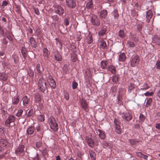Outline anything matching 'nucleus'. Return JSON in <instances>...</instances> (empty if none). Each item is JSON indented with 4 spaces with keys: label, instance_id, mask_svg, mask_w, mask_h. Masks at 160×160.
I'll return each instance as SVG.
<instances>
[{
    "label": "nucleus",
    "instance_id": "nucleus-4",
    "mask_svg": "<svg viewBox=\"0 0 160 160\" xmlns=\"http://www.w3.org/2000/svg\"><path fill=\"white\" fill-rule=\"evenodd\" d=\"M54 10L56 13L59 15H62L64 12L63 8L58 5H55L54 6Z\"/></svg>",
    "mask_w": 160,
    "mask_h": 160
},
{
    "label": "nucleus",
    "instance_id": "nucleus-47",
    "mask_svg": "<svg viewBox=\"0 0 160 160\" xmlns=\"http://www.w3.org/2000/svg\"><path fill=\"white\" fill-rule=\"evenodd\" d=\"M152 102V99L151 98H148L147 99L146 102V106L148 107L151 104Z\"/></svg>",
    "mask_w": 160,
    "mask_h": 160
},
{
    "label": "nucleus",
    "instance_id": "nucleus-21",
    "mask_svg": "<svg viewBox=\"0 0 160 160\" xmlns=\"http://www.w3.org/2000/svg\"><path fill=\"white\" fill-rule=\"evenodd\" d=\"M86 40H87V42L89 44H90L92 42L93 39L92 38V35L90 33H89L88 35Z\"/></svg>",
    "mask_w": 160,
    "mask_h": 160
},
{
    "label": "nucleus",
    "instance_id": "nucleus-3",
    "mask_svg": "<svg viewBox=\"0 0 160 160\" xmlns=\"http://www.w3.org/2000/svg\"><path fill=\"white\" fill-rule=\"evenodd\" d=\"M15 120V117L12 115L10 116L5 122V124L8 127L13 126L14 125V122Z\"/></svg>",
    "mask_w": 160,
    "mask_h": 160
},
{
    "label": "nucleus",
    "instance_id": "nucleus-35",
    "mask_svg": "<svg viewBox=\"0 0 160 160\" xmlns=\"http://www.w3.org/2000/svg\"><path fill=\"white\" fill-rule=\"evenodd\" d=\"M41 99V96L39 94H36L35 96V101L38 102L40 101Z\"/></svg>",
    "mask_w": 160,
    "mask_h": 160
},
{
    "label": "nucleus",
    "instance_id": "nucleus-63",
    "mask_svg": "<svg viewBox=\"0 0 160 160\" xmlns=\"http://www.w3.org/2000/svg\"><path fill=\"white\" fill-rule=\"evenodd\" d=\"M64 23L65 25L66 26L68 25L69 24V22L68 20L67 19H66L65 21H64Z\"/></svg>",
    "mask_w": 160,
    "mask_h": 160
},
{
    "label": "nucleus",
    "instance_id": "nucleus-26",
    "mask_svg": "<svg viewBox=\"0 0 160 160\" xmlns=\"http://www.w3.org/2000/svg\"><path fill=\"white\" fill-rule=\"evenodd\" d=\"M8 78L7 74L4 73H0V79L3 81L6 80Z\"/></svg>",
    "mask_w": 160,
    "mask_h": 160
},
{
    "label": "nucleus",
    "instance_id": "nucleus-44",
    "mask_svg": "<svg viewBox=\"0 0 160 160\" xmlns=\"http://www.w3.org/2000/svg\"><path fill=\"white\" fill-rule=\"evenodd\" d=\"M72 60L73 62H75L77 60V55L76 54H73L71 56Z\"/></svg>",
    "mask_w": 160,
    "mask_h": 160
},
{
    "label": "nucleus",
    "instance_id": "nucleus-12",
    "mask_svg": "<svg viewBox=\"0 0 160 160\" xmlns=\"http://www.w3.org/2000/svg\"><path fill=\"white\" fill-rule=\"evenodd\" d=\"M152 16V12L151 10H149L147 12L146 18L147 19V21L148 22H149Z\"/></svg>",
    "mask_w": 160,
    "mask_h": 160
},
{
    "label": "nucleus",
    "instance_id": "nucleus-56",
    "mask_svg": "<svg viewBox=\"0 0 160 160\" xmlns=\"http://www.w3.org/2000/svg\"><path fill=\"white\" fill-rule=\"evenodd\" d=\"M153 94V92H147L144 93V94L146 96H152Z\"/></svg>",
    "mask_w": 160,
    "mask_h": 160
},
{
    "label": "nucleus",
    "instance_id": "nucleus-10",
    "mask_svg": "<svg viewBox=\"0 0 160 160\" xmlns=\"http://www.w3.org/2000/svg\"><path fill=\"white\" fill-rule=\"evenodd\" d=\"M24 146L23 145H20L16 149L15 152L17 154H20L24 152Z\"/></svg>",
    "mask_w": 160,
    "mask_h": 160
},
{
    "label": "nucleus",
    "instance_id": "nucleus-27",
    "mask_svg": "<svg viewBox=\"0 0 160 160\" xmlns=\"http://www.w3.org/2000/svg\"><path fill=\"white\" fill-rule=\"evenodd\" d=\"M34 127H31L28 128L27 130V133L28 134H32L34 132Z\"/></svg>",
    "mask_w": 160,
    "mask_h": 160
},
{
    "label": "nucleus",
    "instance_id": "nucleus-32",
    "mask_svg": "<svg viewBox=\"0 0 160 160\" xmlns=\"http://www.w3.org/2000/svg\"><path fill=\"white\" fill-rule=\"evenodd\" d=\"M101 67L102 69L105 68L107 65V62L106 61H102L101 62Z\"/></svg>",
    "mask_w": 160,
    "mask_h": 160
},
{
    "label": "nucleus",
    "instance_id": "nucleus-58",
    "mask_svg": "<svg viewBox=\"0 0 160 160\" xmlns=\"http://www.w3.org/2000/svg\"><path fill=\"white\" fill-rule=\"evenodd\" d=\"M42 145V143L40 142H38L36 143V146L37 148H40Z\"/></svg>",
    "mask_w": 160,
    "mask_h": 160
},
{
    "label": "nucleus",
    "instance_id": "nucleus-20",
    "mask_svg": "<svg viewBox=\"0 0 160 160\" xmlns=\"http://www.w3.org/2000/svg\"><path fill=\"white\" fill-rule=\"evenodd\" d=\"M81 104L83 108L86 111L88 108V106L85 101L84 100H82L81 101Z\"/></svg>",
    "mask_w": 160,
    "mask_h": 160
},
{
    "label": "nucleus",
    "instance_id": "nucleus-51",
    "mask_svg": "<svg viewBox=\"0 0 160 160\" xmlns=\"http://www.w3.org/2000/svg\"><path fill=\"white\" fill-rule=\"evenodd\" d=\"M22 55L24 57H25L26 56V51L25 50V48H22Z\"/></svg>",
    "mask_w": 160,
    "mask_h": 160
},
{
    "label": "nucleus",
    "instance_id": "nucleus-54",
    "mask_svg": "<svg viewBox=\"0 0 160 160\" xmlns=\"http://www.w3.org/2000/svg\"><path fill=\"white\" fill-rule=\"evenodd\" d=\"M156 67L157 69H160V61H158L156 63Z\"/></svg>",
    "mask_w": 160,
    "mask_h": 160
},
{
    "label": "nucleus",
    "instance_id": "nucleus-39",
    "mask_svg": "<svg viewBox=\"0 0 160 160\" xmlns=\"http://www.w3.org/2000/svg\"><path fill=\"white\" fill-rule=\"evenodd\" d=\"M54 57L55 59L58 61H60L62 60V57L59 54H57L55 55Z\"/></svg>",
    "mask_w": 160,
    "mask_h": 160
},
{
    "label": "nucleus",
    "instance_id": "nucleus-57",
    "mask_svg": "<svg viewBox=\"0 0 160 160\" xmlns=\"http://www.w3.org/2000/svg\"><path fill=\"white\" fill-rule=\"evenodd\" d=\"M64 96L65 98L67 100H68L69 99V94L65 92Z\"/></svg>",
    "mask_w": 160,
    "mask_h": 160
},
{
    "label": "nucleus",
    "instance_id": "nucleus-23",
    "mask_svg": "<svg viewBox=\"0 0 160 160\" xmlns=\"http://www.w3.org/2000/svg\"><path fill=\"white\" fill-rule=\"evenodd\" d=\"M106 31V28H103L98 32V35L100 37H102L104 34H105Z\"/></svg>",
    "mask_w": 160,
    "mask_h": 160
},
{
    "label": "nucleus",
    "instance_id": "nucleus-36",
    "mask_svg": "<svg viewBox=\"0 0 160 160\" xmlns=\"http://www.w3.org/2000/svg\"><path fill=\"white\" fill-rule=\"evenodd\" d=\"M19 102V97L17 96L16 97H15L14 99L12 100L13 103L14 104H17Z\"/></svg>",
    "mask_w": 160,
    "mask_h": 160
},
{
    "label": "nucleus",
    "instance_id": "nucleus-8",
    "mask_svg": "<svg viewBox=\"0 0 160 160\" xmlns=\"http://www.w3.org/2000/svg\"><path fill=\"white\" fill-rule=\"evenodd\" d=\"M139 59L138 57L134 56L132 59L131 62V65L132 66H136L138 64L139 62Z\"/></svg>",
    "mask_w": 160,
    "mask_h": 160
},
{
    "label": "nucleus",
    "instance_id": "nucleus-18",
    "mask_svg": "<svg viewBox=\"0 0 160 160\" xmlns=\"http://www.w3.org/2000/svg\"><path fill=\"white\" fill-rule=\"evenodd\" d=\"M29 42L32 47L35 48L37 46V43L33 38L31 37L30 38Z\"/></svg>",
    "mask_w": 160,
    "mask_h": 160
},
{
    "label": "nucleus",
    "instance_id": "nucleus-59",
    "mask_svg": "<svg viewBox=\"0 0 160 160\" xmlns=\"http://www.w3.org/2000/svg\"><path fill=\"white\" fill-rule=\"evenodd\" d=\"M52 19L54 20L57 21L58 19L59 18L57 15H56L52 16Z\"/></svg>",
    "mask_w": 160,
    "mask_h": 160
},
{
    "label": "nucleus",
    "instance_id": "nucleus-61",
    "mask_svg": "<svg viewBox=\"0 0 160 160\" xmlns=\"http://www.w3.org/2000/svg\"><path fill=\"white\" fill-rule=\"evenodd\" d=\"M155 128L158 129L160 130V123L156 124L155 125Z\"/></svg>",
    "mask_w": 160,
    "mask_h": 160
},
{
    "label": "nucleus",
    "instance_id": "nucleus-15",
    "mask_svg": "<svg viewBox=\"0 0 160 160\" xmlns=\"http://www.w3.org/2000/svg\"><path fill=\"white\" fill-rule=\"evenodd\" d=\"M98 132H97V133H98V135L100 138L101 139H104L106 137V136L104 132L100 129H98Z\"/></svg>",
    "mask_w": 160,
    "mask_h": 160
},
{
    "label": "nucleus",
    "instance_id": "nucleus-30",
    "mask_svg": "<svg viewBox=\"0 0 160 160\" xmlns=\"http://www.w3.org/2000/svg\"><path fill=\"white\" fill-rule=\"evenodd\" d=\"M153 41L155 43H156L157 44L160 45V38L157 37H155L153 38Z\"/></svg>",
    "mask_w": 160,
    "mask_h": 160
},
{
    "label": "nucleus",
    "instance_id": "nucleus-52",
    "mask_svg": "<svg viewBox=\"0 0 160 160\" xmlns=\"http://www.w3.org/2000/svg\"><path fill=\"white\" fill-rule=\"evenodd\" d=\"M4 34L3 29L0 26V37H2L4 36Z\"/></svg>",
    "mask_w": 160,
    "mask_h": 160
},
{
    "label": "nucleus",
    "instance_id": "nucleus-33",
    "mask_svg": "<svg viewBox=\"0 0 160 160\" xmlns=\"http://www.w3.org/2000/svg\"><path fill=\"white\" fill-rule=\"evenodd\" d=\"M0 143L3 146H6L8 144L7 141L5 139H1L0 140Z\"/></svg>",
    "mask_w": 160,
    "mask_h": 160
},
{
    "label": "nucleus",
    "instance_id": "nucleus-55",
    "mask_svg": "<svg viewBox=\"0 0 160 160\" xmlns=\"http://www.w3.org/2000/svg\"><path fill=\"white\" fill-rule=\"evenodd\" d=\"M86 74L87 76L89 78H91V73L90 71H89V70L87 69L86 70Z\"/></svg>",
    "mask_w": 160,
    "mask_h": 160
},
{
    "label": "nucleus",
    "instance_id": "nucleus-19",
    "mask_svg": "<svg viewBox=\"0 0 160 160\" xmlns=\"http://www.w3.org/2000/svg\"><path fill=\"white\" fill-rule=\"evenodd\" d=\"M100 14V17L102 18H105L107 15V12L106 10H103L101 11Z\"/></svg>",
    "mask_w": 160,
    "mask_h": 160
},
{
    "label": "nucleus",
    "instance_id": "nucleus-60",
    "mask_svg": "<svg viewBox=\"0 0 160 160\" xmlns=\"http://www.w3.org/2000/svg\"><path fill=\"white\" fill-rule=\"evenodd\" d=\"M33 160H39V157L37 153L36 154V157L33 158Z\"/></svg>",
    "mask_w": 160,
    "mask_h": 160
},
{
    "label": "nucleus",
    "instance_id": "nucleus-24",
    "mask_svg": "<svg viewBox=\"0 0 160 160\" xmlns=\"http://www.w3.org/2000/svg\"><path fill=\"white\" fill-rule=\"evenodd\" d=\"M99 45L100 47L103 49L107 47L106 42L103 40H102L100 42Z\"/></svg>",
    "mask_w": 160,
    "mask_h": 160
},
{
    "label": "nucleus",
    "instance_id": "nucleus-11",
    "mask_svg": "<svg viewBox=\"0 0 160 160\" xmlns=\"http://www.w3.org/2000/svg\"><path fill=\"white\" fill-rule=\"evenodd\" d=\"M36 69L39 75H41L44 70V68L43 67H41L39 64H38L36 66Z\"/></svg>",
    "mask_w": 160,
    "mask_h": 160
},
{
    "label": "nucleus",
    "instance_id": "nucleus-34",
    "mask_svg": "<svg viewBox=\"0 0 160 160\" xmlns=\"http://www.w3.org/2000/svg\"><path fill=\"white\" fill-rule=\"evenodd\" d=\"M131 15L132 17L136 18L138 16V14L137 12L135 10H131Z\"/></svg>",
    "mask_w": 160,
    "mask_h": 160
},
{
    "label": "nucleus",
    "instance_id": "nucleus-14",
    "mask_svg": "<svg viewBox=\"0 0 160 160\" xmlns=\"http://www.w3.org/2000/svg\"><path fill=\"white\" fill-rule=\"evenodd\" d=\"M23 104L25 106L28 105L29 101V98H28L26 95L23 97L22 98Z\"/></svg>",
    "mask_w": 160,
    "mask_h": 160
},
{
    "label": "nucleus",
    "instance_id": "nucleus-42",
    "mask_svg": "<svg viewBox=\"0 0 160 160\" xmlns=\"http://www.w3.org/2000/svg\"><path fill=\"white\" fill-rule=\"evenodd\" d=\"M43 55L47 57L48 55V49L46 48H45L43 49Z\"/></svg>",
    "mask_w": 160,
    "mask_h": 160
},
{
    "label": "nucleus",
    "instance_id": "nucleus-28",
    "mask_svg": "<svg viewBox=\"0 0 160 160\" xmlns=\"http://www.w3.org/2000/svg\"><path fill=\"white\" fill-rule=\"evenodd\" d=\"M108 69L112 73H115L116 72L115 68L113 66L111 65L109 66Z\"/></svg>",
    "mask_w": 160,
    "mask_h": 160
},
{
    "label": "nucleus",
    "instance_id": "nucleus-6",
    "mask_svg": "<svg viewBox=\"0 0 160 160\" xmlns=\"http://www.w3.org/2000/svg\"><path fill=\"white\" fill-rule=\"evenodd\" d=\"M91 23L94 25L99 26L100 24V21L97 16L93 15L91 17Z\"/></svg>",
    "mask_w": 160,
    "mask_h": 160
},
{
    "label": "nucleus",
    "instance_id": "nucleus-38",
    "mask_svg": "<svg viewBox=\"0 0 160 160\" xmlns=\"http://www.w3.org/2000/svg\"><path fill=\"white\" fill-rule=\"evenodd\" d=\"M150 87L148 86L147 84L144 83L143 84L142 86V88H141V89L143 90H147Z\"/></svg>",
    "mask_w": 160,
    "mask_h": 160
},
{
    "label": "nucleus",
    "instance_id": "nucleus-40",
    "mask_svg": "<svg viewBox=\"0 0 160 160\" xmlns=\"http://www.w3.org/2000/svg\"><path fill=\"white\" fill-rule=\"evenodd\" d=\"M128 47L130 48H132L135 46V44L134 42L131 41H128L127 43Z\"/></svg>",
    "mask_w": 160,
    "mask_h": 160
},
{
    "label": "nucleus",
    "instance_id": "nucleus-64",
    "mask_svg": "<svg viewBox=\"0 0 160 160\" xmlns=\"http://www.w3.org/2000/svg\"><path fill=\"white\" fill-rule=\"evenodd\" d=\"M138 29L139 30H140L142 28V26L141 24H139L137 27Z\"/></svg>",
    "mask_w": 160,
    "mask_h": 160
},
{
    "label": "nucleus",
    "instance_id": "nucleus-1",
    "mask_svg": "<svg viewBox=\"0 0 160 160\" xmlns=\"http://www.w3.org/2000/svg\"><path fill=\"white\" fill-rule=\"evenodd\" d=\"M38 84L39 89L42 92H43L47 88L46 82L42 78L39 79Z\"/></svg>",
    "mask_w": 160,
    "mask_h": 160
},
{
    "label": "nucleus",
    "instance_id": "nucleus-43",
    "mask_svg": "<svg viewBox=\"0 0 160 160\" xmlns=\"http://www.w3.org/2000/svg\"><path fill=\"white\" fill-rule=\"evenodd\" d=\"M28 75L31 77H33L34 74V72L31 69L28 70Z\"/></svg>",
    "mask_w": 160,
    "mask_h": 160
},
{
    "label": "nucleus",
    "instance_id": "nucleus-13",
    "mask_svg": "<svg viewBox=\"0 0 160 160\" xmlns=\"http://www.w3.org/2000/svg\"><path fill=\"white\" fill-rule=\"evenodd\" d=\"M49 84L52 88L54 89L56 88V83L53 79H49Z\"/></svg>",
    "mask_w": 160,
    "mask_h": 160
},
{
    "label": "nucleus",
    "instance_id": "nucleus-16",
    "mask_svg": "<svg viewBox=\"0 0 160 160\" xmlns=\"http://www.w3.org/2000/svg\"><path fill=\"white\" fill-rule=\"evenodd\" d=\"M87 142L89 146L91 147H93L94 146V143L93 140L91 138H88L86 139Z\"/></svg>",
    "mask_w": 160,
    "mask_h": 160
},
{
    "label": "nucleus",
    "instance_id": "nucleus-17",
    "mask_svg": "<svg viewBox=\"0 0 160 160\" xmlns=\"http://www.w3.org/2000/svg\"><path fill=\"white\" fill-rule=\"evenodd\" d=\"M126 59V56L124 53H121L119 56L118 60L120 61L123 62Z\"/></svg>",
    "mask_w": 160,
    "mask_h": 160
},
{
    "label": "nucleus",
    "instance_id": "nucleus-45",
    "mask_svg": "<svg viewBox=\"0 0 160 160\" xmlns=\"http://www.w3.org/2000/svg\"><path fill=\"white\" fill-rule=\"evenodd\" d=\"M139 118L140 121L142 122L144 121L145 119V117L142 114H140V116L139 117Z\"/></svg>",
    "mask_w": 160,
    "mask_h": 160
},
{
    "label": "nucleus",
    "instance_id": "nucleus-48",
    "mask_svg": "<svg viewBox=\"0 0 160 160\" xmlns=\"http://www.w3.org/2000/svg\"><path fill=\"white\" fill-rule=\"evenodd\" d=\"M118 77L117 76L113 77L112 78V81L113 82L116 83L117 82L118 80Z\"/></svg>",
    "mask_w": 160,
    "mask_h": 160
},
{
    "label": "nucleus",
    "instance_id": "nucleus-22",
    "mask_svg": "<svg viewBox=\"0 0 160 160\" xmlns=\"http://www.w3.org/2000/svg\"><path fill=\"white\" fill-rule=\"evenodd\" d=\"M137 154L138 157H139L141 158H144L147 160V158L148 157V155H144L142 153L140 152H137Z\"/></svg>",
    "mask_w": 160,
    "mask_h": 160
},
{
    "label": "nucleus",
    "instance_id": "nucleus-31",
    "mask_svg": "<svg viewBox=\"0 0 160 160\" xmlns=\"http://www.w3.org/2000/svg\"><path fill=\"white\" fill-rule=\"evenodd\" d=\"M134 88V84L132 83H129L128 85V92H130Z\"/></svg>",
    "mask_w": 160,
    "mask_h": 160
},
{
    "label": "nucleus",
    "instance_id": "nucleus-46",
    "mask_svg": "<svg viewBox=\"0 0 160 160\" xmlns=\"http://www.w3.org/2000/svg\"><path fill=\"white\" fill-rule=\"evenodd\" d=\"M78 86V83L75 81L73 82L72 83V88L73 89L77 88Z\"/></svg>",
    "mask_w": 160,
    "mask_h": 160
},
{
    "label": "nucleus",
    "instance_id": "nucleus-41",
    "mask_svg": "<svg viewBox=\"0 0 160 160\" xmlns=\"http://www.w3.org/2000/svg\"><path fill=\"white\" fill-rule=\"evenodd\" d=\"M93 3L92 1L90 0L86 4L87 7L89 8H90L92 7Z\"/></svg>",
    "mask_w": 160,
    "mask_h": 160
},
{
    "label": "nucleus",
    "instance_id": "nucleus-29",
    "mask_svg": "<svg viewBox=\"0 0 160 160\" xmlns=\"http://www.w3.org/2000/svg\"><path fill=\"white\" fill-rule=\"evenodd\" d=\"M89 153L92 160H95L96 156L95 153L92 151H89Z\"/></svg>",
    "mask_w": 160,
    "mask_h": 160
},
{
    "label": "nucleus",
    "instance_id": "nucleus-50",
    "mask_svg": "<svg viewBox=\"0 0 160 160\" xmlns=\"http://www.w3.org/2000/svg\"><path fill=\"white\" fill-rule=\"evenodd\" d=\"M23 112L22 110L20 109L18 110V111L16 114V116L18 117H20Z\"/></svg>",
    "mask_w": 160,
    "mask_h": 160
},
{
    "label": "nucleus",
    "instance_id": "nucleus-49",
    "mask_svg": "<svg viewBox=\"0 0 160 160\" xmlns=\"http://www.w3.org/2000/svg\"><path fill=\"white\" fill-rule=\"evenodd\" d=\"M39 120L41 121H44L45 120L44 116L43 115H41L38 117Z\"/></svg>",
    "mask_w": 160,
    "mask_h": 160
},
{
    "label": "nucleus",
    "instance_id": "nucleus-5",
    "mask_svg": "<svg viewBox=\"0 0 160 160\" xmlns=\"http://www.w3.org/2000/svg\"><path fill=\"white\" fill-rule=\"evenodd\" d=\"M50 126L51 128L56 132L58 129V125L56 122L54 118H51L50 120Z\"/></svg>",
    "mask_w": 160,
    "mask_h": 160
},
{
    "label": "nucleus",
    "instance_id": "nucleus-2",
    "mask_svg": "<svg viewBox=\"0 0 160 160\" xmlns=\"http://www.w3.org/2000/svg\"><path fill=\"white\" fill-rule=\"evenodd\" d=\"M114 123L116 132L119 134H120L121 129L119 125V124L120 123V121L118 119L115 118L114 120Z\"/></svg>",
    "mask_w": 160,
    "mask_h": 160
},
{
    "label": "nucleus",
    "instance_id": "nucleus-7",
    "mask_svg": "<svg viewBox=\"0 0 160 160\" xmlns=\"http://www.w3.org/2000/svg\"><path fill=\"white\" fill-rule=\"evenodd\" d=\"M122 116L124 120L127 121L130 120L132 118V115L128 112L122 113Z\"/></svg>",
    "mask_w": 160,
    "mask_h": 160
},
{
    "label": "nucleus",
    "instance_id": "nucleus-9",
    "mask_svg": "<svg viewBox=\"0 0 160 160\" xmlns=\"http://www.w3.org/2000/svg\"><path fill=\"white\" fill-rule=\"evenodd\" d=\"M67 5L70 8H73L75 7L76 3L74 0H66Z\"/></svg>",
    "mask_w": 160,
    "mask_h": 160
},
{
    "label": "nucleus",
    "instance_id": "nucleus-37",
    "mask_svg": "<svg viewBox=\"0 0 160 160\" xmlns=\"http://www.w3.org/2000/svg\"><path fill=\"white\" fill-rule=\"evenodd\" d=\"M118 35L120 38H123L125 36V34L123 31L121 30H120Z\"/></svg>",
    "mask_w": 160,
    "mask_h": 160
},
{
    "label": "nucleus",
    "instance_id": "nucleus-53",
    "mask_svg": "<svg viewBox=\"0 0 160 160\" xmlns=\"http://www.w3.org/2000/svg\"><path fill=\"white\" fill-rule=\"evenodd\" d=\"M33 114V110L32 109H31L28 112V114L27 115V117H31Z\"/></svg>",
    "mask_w": 160,
    "mask_h": 160
},
{
    "label": "nucleus",
    "instance_id": "nucleus-25",
    "mask_svg": "<svg viewBox=\"0 0 160 160\" xmlns=\"http://www.w3.org/2000/svg\"><path fill=\"white\" fill-rule=\"evenodd\" d=\"M112 15L115 19H117L119 16V14L117 10H115L112 12Z\"/></svg>",
    "mask_w": 160,
    "mask_h": 160
},
{
    "label": "nucleus",
    "instance_id": "nucleus-62",
    "mask_svg": "<svg viewBox=\"0 0 160 160\" xmlns=\"http://www.w3.org/2000/svg\"><path fill=\"white\" fill-rule=\"evenodd\" d=\"M34 12L35 13L37 14V15H39L40 14L38 10L36 8L34 9Z\"/></svg>",
    "mask_w": 160,
    "mask_h": 160
}]
</instances>
